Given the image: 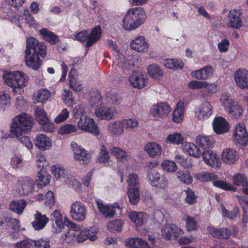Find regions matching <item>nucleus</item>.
Segmentation results:
<instances>
[{"label": "nucleus", "mask_w": 248, "mask_h": 248, "mask_svg": "<svg viewBox=\"0 0 248 248\" xmlns=\"http://www.w3.org/2000/svg\"><path fill=\"white\" fill-rule=\"evenodd\" d=\"M46 46L43 42H39L34 37L27 40L25 59L26 65L35 70H38L42 64L39 55L44 58L46 55Z\"/></svg>", "instance_id": "1"}, {"label": "nucleus", "mask_w": 248, "mask_h": 248, "mask_svg": "<svg viewBox=\"0 0 248 248\" xmlns=\"http://www.w3.org/2000/svg\"><path fill=\"white\" fill-rule=\"evenodd\" d=\"M146 18L143 8L140 7L131 8L127 11L123 19V27L126 31L135 30L142 24Z\"/></svg>", "instance_id": "2"}, {"label": "nucleus", "mask_w": 248, "mask_h": 248, "mask_svg": "<svg viewBox=\"0 0 248 248\" xmlns=\"http://www.w3.org/2000/svg\"><path fill=\"white\" fill-rule=\"evenodd\" d=\"M5 84L12 89L14 94H21L23 92L22 88L27 86L29 77L20 71L8 73L3 77Z\"/></svg>", "instance_id": "3"}, {"label": "nucleus", "mask_w": 248, "mask_h": 248, "mask_svg": "<svg viewBox=\"0 0 248 248\" xmlns=\"http://www.w3.org/2000/svg\"><path fill=\"white\" fill-rule=\"evenodd\" d=\"M32 123L26 114L18 115L12 120L9 137L19 138L24 133L30 130Z\"/></svg>", "instance_id": "4"}, {"label": "nucleus", "mask_w": 248, "mask_h": 248, "mask_svg": "<svg viewBox=\"0 0 248 248\" xmlns=\"http://www.w3.org/2000/svg\"><path fill=\"white\" fill-rule=\"evenodd\" d=\"M194 178L201 182H207L210 181L213 182L215 186L223 189L225 190L235 191L236 188L227 182L222 180H217L218 179L217 175L214 173L206 171H201L196 173L193 175Z\"/></svg>", "instance_id": "5"}, {"label": "nucleus", "mask_w": 248, "mask_h": 248, "mask_svg": "<svg viewBox=\"0 0 248 248\" xmlns=\"http://www.w3.org/2000/svg\"><path fill=\"white\" fill-rule=\"evenodd\" d=\"M102 30L100 27H94L90 34L86 30L80 31L75 35L76 39L80 41L87 40L86 46L90 47L99 40L101 36Z\"/></svg>", "instance_id": "6"}, {"label": "nucleus", "mask_w": 248, "mask_h": 248, "mask_svg": "<svg viewBox=\"0 0 248 248\" xmlns=\"http://www.w3.org/2000/svg\"><path fill=\"white\" fill-rule=\"evenodd\" d=\"M78 127L82 130L98 136L100 132L94 120L88 117L85 113H82L77 122Z\"/></svg>", "instance_id": "7"}, {"label": "nucleus", "mask_w": 248, "mask_h": 248, "mask_svg": "<svg viewBox=\"0 0 248 248\" xmlns=\"http://www.w3.org/2000/svg\"><path fill=\"white\" fill-rule=\"evenodd\" d=\"M35 117L36 121L41 125V128L43 131L52 132L55 129L54 124L50 122L48 117L44 108L36 107L35 110Z\"/></svg>", "instance_id": "8"}, {"label": "nucleus", "mask_w": 248, "mask_h": 248, "mask_svg": "<svg viewBox=\"0 0 248 248\" xmlns=\"http://www.w3.org/2000/svg\"><path fill=\"white\" fill-rule=\"evenodd\" d=\"M87 210L85 205L80 202L76 201L71 205L70 215L75 221L81 222L84 220L87 216Z\"/></svg>", "instance_id": "9"}, {"label": "nucleus", "mask_w": 248, "mask_h": 248, "mask_svg": "<svg viewBox=\"0 0 248 248\" xmlns=\"http://www.w3.org/2000/svg\"><path fill=\"white\" fill-rule=\"evenodd\" d=\"M151 185L158 189H165L169 185L166 176L161 175L157 170H151L148 173Z\"/></svg>", "instance_id": "10"}, {"label": "nucleus", "mask_w": 248, "mask_h": 248, "mask_svg": "<svg viewBox=\"0 0 248 248\" xmlns=\"http://www.w3.org/2000/svg\"><path fill=\"white\" fill-rule=\"evenodd\" d=\"M94 114L101 120L110 121L114 119L117 114V111L114 107L103 106L96 108Z\"/></svg>", "instance_id": "11"}, {"label": "nucleus", "mask_w": 248, "mask_h": 248, "mask_svg": "<svg viewBox=\"0 0 248 248\" xmlns=\"http://www.w3.org/2000/svg\"><path fill=\"white\" fill-rule=\"evenodd\" d=\"M233 138L237 144L239 143L243 146L248 145V133L244 124L240 123L236 126L233 133Z\"/></svg>", "instance_id": "12"}, {"label": "nucleus", "mask_w": 248, "mask_h": 248, "mask_svg": "<svg viewBox=\"0 0 248 248\" xmlns=\"http://www.w3.org/2000/svg\"><path fill=\"white\" fill-rule=\"evenodd\" d=\"M204 162L209 167L214 168H219L221 162L219 156L210 150H204L202 155Z\"/></svg>", "instance_id": "13"}, {"label": "nucleus", "mask_w": 248, "mask_h": 248, "mask_svg": "<svg viewBox=\"0 0 248 248\" xmlns=\"http://www.w3.org/2000/svg\"><path fill=\"white\" fill-rule=\"evenodd\" d=\"M236 85L241 89H248V70L239 69L234 73Z\"/></svg>", "instance_id": "14"}, {"label": "nucleus", "mask_w": 248, "mask_h": 248, "mask_svg": "<svg viewBox=\"0 0 248 248\" xmlns=\"http://www.w3.org/2000/svg\"><path fill=\"white\" fill-rule=\"evenodd\" d=\"M75 159L81 165L89 163L91 160V155L80 146L76 145L73 147Z\"/></svg>", "instance_id": "15"}, {"label": "nucleus", "mask_w": 248, "mask_h": 248, "mask_svg": "<svg viewBox=\"0 0 248 248\" xmlns=\"http://www.w3.org/2000/svg\"><path fill=\"white\" fill-rule=\"evenodd\" d=\"M67 227L70 228L68 232L64 234V237H63L64 241L67 243L75 244L77 242V231H79L80 228L75 223L71 221L66 220Z\"/></svg>", "instance_id": "16"}, {"label": "nucleus", "mask_w": 248, "mask_h": 248, "mask_svg": "<svg viewBox=\"0 0 248 248\" xmlns=\"http://www.w3.org/2000/svg\"><path fill=\"white\" fill-rule=\"evenodd\" d=\"M131 48L138 52H146L149 45L145 37L143 36L136 37L130 43Z\"/></svg>", "instance_id": "17"}, {"label": "nucleus", "mask_w": 248, "mask_h": 248, "mask_svg": "<svg viewBox=\"0 0 248 248\" xmlns=\"http://www.w3.org/2000/svg\"><path fill=\"white\" fill-rule=\"evenodd\" d=\"M171 110V108L168 103H161L154 107L152 110V114L155 117L163 118L169 115Z\"/></svg>", "instance_id": "18"}, {"label": "nucleus", "mask_w": 248, "mask_h": 248, "mask_svg": "<svg viewBox=\"0 0 248 248\" xmlns=\"http://www.w3.org/2000/svg\"><path fill=\"white\" fill-rule=\"evenodd\" d=\"M129 82L134 88L142 89L148 83L147 79L140 73H134L129 78Z\"/></svg>", "instance_id": "19"}, {"label": "nucleus", "mask_w": 248, "mask_h": 248, "mask_svg": "<svg viewBox=\"0 0 248 248\" xmlns=\"http://www.w3.org/2000/svg\"><path fill=\"white\" fill-rule=\"evenodd\" d=\"M144 151L152 158L160 156L162 154V148L157 142L151 141L147 143L144 147Z\"/></svg>", "instance_id": "20"}, {"label": "nucleus", "mask_w": 248, "mask_h": 248, "mask_svg": "<svg viewBox=\"0 0 248 248\" xmlns=\"http://www.w3.org/2000/svg\"><path fill=\"white\" fill-rule=\"evenodd\" d=\"M33 216L34 220L31 224L36 230L43 229L49 221V219L46 215H43L38 211H35Z\"/></svg>", "instance_id": "21"}, {"label": "nucleus", "mask_w": 248, "mask_h": 248, "mask_svg": "<svg viewBox=\"0 0 248 248\" xmlns=\"http://www.w3.org/2000/svg\"><path fill=\"white\" fill-rule=\"evenodd\" d=\"M182 232V230L174 224H167L162 229V235L167 239H170L172 236L176 238Z\"/></svg>", "instance_id": "22"}, {"label": "nucleus", "mask_w": 248, "mask_h": 248, "mask_svg": "<svg viewBox=\"0 0 248 248\" xmlns=\"http://www.w3.org/2000/svg\"><path fill=\"white\" fill-rule=\"evenodd\" d=\"M229 21L227 25L231 28L238 29L242 26V21L240 13L236 10H232L228 15Z\"/></svg>", "instance_id": "23"}, {"label": "nucleus", "mask_w": 248, "mask_h": 248, "mask_svg": "<svg viewBox=\"0 0 248 248\" xmlns=\"http://www.w3.org/2000/svg\"><path fill=\"white\" fill-rule=\"evenodd\" d=\"M221 158L223 163L231 165L234 164L237 160L239 155L235 150L226 148L222 152Z\"/></svg>", "instance_id": "24"}, {"label": "nucleus", "mask_w": 248, "mask_h": 248, "mask_svg": "<svg viewBox=\"0 0 248 248\" xmlns=\"http://www.w3.org/2000/svg\"><path fill=\"white\" fill-rule=\"evenodd\" d=\"M108 133L112 136H119L124 133V129L121 121L110 122L107 125Z\"/></svg>", "instance_id": "25"}, {"label": "nucleus", "mask_w": 248, "mask_h": 248, "mask_svg": "<svg viewBox=\"0 0 248 248\" xmlns=\"http://www.w3.org/2000/svg\"><path fill=\"white\" fill-rule=\"evenodd\" d=\"M213 126L215 132L217 134H222L229 130V124L222 117L216 118L213 123Z\"/></svg>", "instance_id": "26"}, {"label": "nucleus", "mask_w": 248, "mask_h": 248, "mask_svg": "<svg viewBox=\"0 0 248 248\" xmlns=\"http://www.w3.org/2000/svg\"><path fill=\"white\" fill-rule=\"evenodd\" d=\"M27 204V202L24 199L14 200L9 204V209L18 215L23 214Z\"/></svg>", "instance_id": "27"}, {"label": "nucleus", "mask_w": 248, "mask_h": 248, "mask_svg": "<svg viewBox=\"0 0 248 248\" xmlns=\"http://www.w3.org/2000/svg\"><path fill=\"white\" fill-rule=\"evenodd\" d=\"M35 145L39 149L44 151L51 146L52 142L49 138L45 134H41L36 136Z\"/></svg>", "instance_id": "28"}, {"label": "nucleus", "mask_w": 248, "mask_h": 248, "mask_svg": "<svg viewBox=\"0 0 248 248\" xmlns=\"http://www.w3.org/2000/svg\"><path fill=\"white\" fill-rule=\"evenodd\" d=\"M213 110L211 105L209 102H205L203 103L199 109L197 113V116L200 120H206L208 119L212 114Z\"/></svg>", "instance_id": "29"}, {"label": "nucleus", "mask_w": 248, "mask_h": 248, "mask_svg": "<svg viewBox=\"0 0 248 248\" xmlns=\"http://www.w3.org/2000/svg\"><path fill=\"white\" fill-rule=\"evenodd\" d=\"M51 219L55 222L57 227L59 228L58 231L56 230L57 232H61L65 226H67V223H66L67 220L70 221L66 217L63 218L60 212L57 210H55L51 214Z\"/></svg>", "instance_id": "30"}, {"label": "nucleus", "mask_w": 248, "mask_h": 248, "mask_svg": "<svg viewBox=\"0 0 248 248\" xmlns=\"http://www.w3.org/2000/svg\"><path fill=\"white\" fill-rule=\"evenodd\" d=\"M213 70L210 65H207L198 70L191 72L192 76L198 79H206L212 75Z\"/></svg>", "instance_id": "31"}, {"label": "nucleus", "mask_w": 248, "mask_h": 248, "mask_svg": "<svg viewBox=\"0 0 248 248\" xmlns=\"http://www.w3.org/2000/svg\"><path fill=\"white\" fill-rule=\"evenodd\" d=\"M97 208L100 212L107 218H111L115 215L116 211V207L112 205H108L103 204L99 201H96Z\"/></svg>", "instance_id": "32"}, {"label": "nucleus", "mask_w": 248, "mask_h": 248, "mask_svg": "<svg viewBox=\"0 0 248 248\" xmlns=\"http://www.w3.org/2000/svg\"><path fill=\"white\" fill-rule=\"evenodd\" d=\"M126 245L129 248H151L149 244L139 237H132L126 241Z\"/></svg>", "instance_id": "33"}, {"label": "nucleus", "mask_w": 248, "mask_h": 248, "mask_svg": "<svg viewBox=\"0 0 248 248\" xmlns=\"http://www.w3.org/2000/svg\"><path fill=\"white\" fill-rule=\"evenodd\" d=\"M131 220L137 226H141L147 222L148 215L142 212H131L129 215Z\"/></svg>", "instance_id": "34"}, {"label": "nucleus", "mask_w": 248, "mask_h": 248, "mask_svg": "<svg viewBox=\"0 0 248 248\" xmlns=\"http://www.w3.org/2000/svg\"><path fill=\"white\" fill-rule=\"evenodd\" d=\"M184 105L185 102L183 100H180L177 103L176 108L172 114V120L174 122L179 123L182 121L185 110Z\"/></svg>", "instance_id": "35"}, {"label": "nucleus", "mask_w": 248, "mask_h": 248, "mask_svg": "<svg viewBox=\"0 0 248 248\" xmlns=\"http://www.w3.org/2000/svg\"><path fill=\"white\" fill-rule=\"evenodd\" d=\"M197 144L203 149H208L214 146L215 140L210 137L206 136H198L196 139Z\"/></svg>", "instance_id": "36"}, {"label": "nucleus", "mask_w": 248, "mask_h": 248, "mask_svg": "<svg viewBox=\"0 0 248 248\" xmlns=\"http://www.w3.org/2000/svg\"><path fill=\"white\" fill-rule=\"evenodd\" d=\"M183 149L191 156L198 158L202 156V154L200 152V149L193 143L185 142L183 145Z\"/></svg>", "instance_id": "37"}, {"label": "nucleus", "mask_w": 248, "mask_h": 248, "mask_svg": "<svg viewBox=\"0 0 248 248\" xmlns=\"http://www.w3.org/2000/svg\"><path fill=\"white\" fill-rule=\"evenodd\" d=\"M232 117L237 119L239 118L243 113L242 107L237 103L234 102L226 110Z\"/></svg>", "instance_id": "38"}, {"label": "nucleus", "mask_w": 248, "mask_h": 248, "mask_svg": "<svg viewBox=\"0 0 248 248\" xmlns=\"http://www.w3.org/2000/svg\"><path fill=\"white\" fill-rule=\"evenodd\" d=\"M40 34L43 36L46 41L51 44H56L59 41L58 36L53 32L49 31L46 29H42L39 30Z\"/></svg>", "instance_id": "39"}, {"label": "nucleus", "mask_w": 248, "mask_h": 248, "mask_svg": "<svg viewBox=\"0 0 248 248\" xmlns=\"http://www.w3.org/2000/svg\"><path fill=\"white\" fill-rule=\"evenodd\" d=\"M51 96L50 92L47 90H40L33 95V100L35 102L42 103L48 99Z\"/></svg>", "instance_id": "40"}, {"label": "nucleus", "mask_w": 248, "mask_h": 248, "mask_svg": "<svg viewBox=\"0 0 248 248\" xmlns=\"http://www.w3.org/2000/svg\"><path fill=\"white\" fill-rule=\"evenodd\" d=\"M34 182L33 179L30 178H25L23 180V183L21 188L23 190V193L25 195H28L31 193L33 190Z\"/></svg>", "instance_id": "41"}, {"label": "nucleus", "mask_w": 248, "mask_h": 248, "mask_svg": "<svg viewBox=\"0 0 248 248\" xmlns=\"http://www.w3.org/2000/svg\"><path fill=\"white\" fill-rule=\"evenodd\" d=\"M210 233L214 237L222 239L228 238L231 234L230 231L227 228L212 229L210 230Z\"/></svg>", "instance_id": "42"}, {"label": "nucleus", "mask_w": 248, "mask_h": 248, "mask_svg": "<svg viewBox=\"0 0 248 248\" xmlns=\"http://www.w3.org/2000/svg\"><path fill=\"white\" fill-rule=\"evenodd\" d=\"M148 72L149 75L155 79H159L163 76V72L157 65L152 64L148 67Z\"/></svg>", "instance_id": "43"}, {"label": "nucleus", "mask_w": 248, "mask_h": 248, "mask_svg": "<svg viewBox=\"0 0 248 248\" xmlns=\"http://www.w3.org/2000/svg\"><path fill=\"white\" fill-rule=\"evenodd\" d=\"M127 195L131 204L134 205L137 204L140 199V188H128Z\"/></svg>", "instance_id": "44"}, {"label": "nucleus", "mask_w": 248, "mask_h": 248, "mask_svg": "<svg viewBox=\"0 0 248 248\" xmlns=\"http://www.w3.org/2000/svg\"><path fill=\"white\" fill-rule=\"evenodd\" d=\"M111 153L121 161L124 162L127 160L128 156L127 153L119 147H113L111 149Z\"/></svg>", "instance_id": "45"}, {"label": "nucleus", "mask_w": 248, "mask_h": 248, "mask_svg": "<svg viewBox=\"0 0 248 248\" xmlns=\"http://www.w3.org/2000/svg\"><path fill=\"white\" fill-rule=\"evenodd\" d=\"M64 182L68 185L69 187H72L75 190L80 191L81 190V185L80 183L72 175H68Z\"/></svg>", "instance_id": "46"}, {"label": "nucleus", "mask_w": 248, "mask_h": 248, "mask_svg": "<svg viewBox=\"0 0 248 248\" xmlns=\"http://www.w3.org/2000/svg\"><path fill=\"white\" fill-rule=\"evenodd\" d=\"M184 139L183 136L181 133L176 132L168 135L166 139V142L168 143L179 144L182 142Z\"/></svg>", "instance_id": "47"}, {"label": "nucleus", "mask_w": 248, "mask_h": 248, "mask_svg": "<svg viewBox=\"0 0 248 248\" xmlns=\"http://www.w3.org/2000/svg\"><path fill=\"white\" fill-rule=\"evenodd\" d=\"M127 183L128 188H140V181L138 176L134 173H131L128 175Z\"/></svg>", "instance_id": "48"}, {"label": "nucleus", "mask_w": 248, "mask_h": 248, "mask_svg": "<svg viewBox=\"0 0 248 248\" xmlns=\"http://www.w3.org/2000/svg\"><path fill=\"white\" fill-rule=\"evenodd\" d=\"M164 66L169 69H181L183 67L184 63L181 61L167 59L164 63Z\"/></svg>", "instance_id": "49"}, {"label": "nucleus", "mask_w": 248, "mask_h": 248, "mask_svg": "<svg viewBox=\"0 0 248 248\" xmlns=\"http://www.w3.org/2000/svg\"><path fill=\"white\" fill-rule=\"evenodd\" d=\"M163 170L169 172H174L177 170V167L174 161L166 160L161 163Z\"/></svg>", "instance_id": "50"}, {"label": "nucleus", "mask_w": 248, "mask_h": 248, "mask_svg": "<svg viewBox=\"0 0 248 248\" xmlns=\"http://www.w3.org/2000/svg\"><path fill=\"white\" fill-rule=\"evenodd\" d=\"M97 160L99 163H106L109 160V154L107 148L102 145Z\"/></svg>", "instance_id": "51"}, {"label": "nucleus", "mask_w": 248, "mask_h": 248, "mask_svg": "<svg viewBox=\"0 0 248 248\" xmlns=\"http://www.w3.org/2000/svg\"><path fill=\"white\" fill-rule=\"evenodd\" d=\"M176 174L178 179L181 182L187 184H191L192 178L188 171L185 172L183 171L179 170L177 172Z\"/></svg>", "instance_id": "52"}, {"label": "nucleus", "mask_w": 248, "mask_h": 248, "mask_svg": "<svg viewBox=\"0 0 248 248\" xmlns=\"http://www.w3.org/2000/svg\"><path fill=\"white\" fill-rule=\"evenodd\" d=\"M123 127L133 130L136 128L139 124L138 121L135 118H129L121 121Z\"/></svg>", "instance_id": "53"}, {"label": "nucleus", "mask_w": 248, "mask_h": 248, "mask_svg": "<svg viewBox=\"0 0 248 248\" xmlns=\"http://www.w3.org/2000/svg\"><path fill=\"white\" fill-rule=\"evenodd\" d=\"M51 170L56 179H62L64 181L66 179L67 177L66 176V171L62 168H57L56 166H53L51 167Z\"/></svg>", "instance_id": "54"}, {"label": "nucleus", "mask_w": 248, "mask_h": 248, "mask_svg": "<svg viewBox=\"0 0 248 248\" xmlns=\"http://www.w3.org/2000/svg\"><path fill=\"white\" fill-rule=\"evenodd\" d=\"M122 221L120 219H115L109 221L107 224L108 230L110 232L121 230L122 226Z\"/></svg>", "instance_id": "55"}, {"label": "nucleus", "mask_w": 248, "mask_h": 248, "mask_svg": "<svg viewBox=\"0 0 248 248\" xmlns=\"http://www.w3.org/2000/svg\"><path fill=\"white\" fill-rule=\"evenodd\" d=\"M222 212L224 216L232 219L239 214V210L238 207H235L231 211H228L224 206L222 207Z\"/></svg>", "instance_id": "56"}, {"label": "nucleus", "mask_w": 248, "mask_h": 248, "mask_svg": "<svg viewBox=\"0 0 248 248\" xmlns=\"http://www.w3.org/2000/svg\"><path fill=\"white\" fill-rule=\"evenodd\" d=\"M176 162L185 169H189L192 167V164L190 163L189 159L185 158L183 156L178 155L175 157Z\"/></svg>", "instance_id": "57"}, {"label": "nucleus", "mask_w": 248, "mask_h": 248, "mask_svg": "<svg viewBox=\"0 0 248 248\" xmlns=\"http://www.w3.org/2000/svg\"><path fill=\"white\" fill-rule=\"evenodd\" d=\"M77 129L76 126L72 124H66L59 129V133L61 135L69 134L76 132Z\"/></svg>", "instance_id": "58"}, {"label": "nucleus", "mask_w": 248, "mask_h": 248, "mask_svg": "<svg viewBox=\"0 0 248 248\" xmlns=\"http://www.w3.org/2000/svg\"><path fill=\"white\" fill-rule=\"evenodd\" d=\"M186 196L185 199V202L189 204H192L196 202L197 196L195 193L190 188H187L185 190Z\"/></svg>", "instance_id": "59"}, {"label": "nucleus", "mask_w": 248, "mask_h": 248, "mask_svg": "<svg viewBox=\"0 0 248 248\" xmlns=\"http://www.w3.org/2000/svg\"><path fill=\"white\" fill-rule=\"evenodd\" d=\"M220 101L225 110L227 109L228 108H229L235 102L231 96L227 93H224L222 95Z\"/></svg>", "instance_id": "60"}, {"label": "nucleus", "mask_w": 248, "mask_h": 248, "mask_svg": "<svg viewBox=\"0 0 248 248\" xmlns=\"http://www.w3.org/2000/svg\"><path fill=\"white\" fill-rule=\"evenodd\" d=\"M129 57H128V60L122 59L119 62V66L122 68L123 71L127 73L131 68L134 65V63L131 62Z\"/></svg>", "instance_id": "61"}, {"label": "nucleus", "mask_w": 248, "mask_h": 248, "mask_svg": "<svg viewBox=\"0 0 248 248\" xmlns=\"http://www.w3.org/2000/svg\"><path fill=\"white\" fill-rule=\"evenodd\" d=\"M106 99L111 104H118L122 101L121 97L118 94L115 93H108Z\"/></svg>", "instance_id": "62"}, {"label": "nucleus", "mask_w": 248, "mask_h": 248, "mask_svg": "<svg viewBox=\"0 0 248 248\" xmlns=\"http://www.w3.org/2000/svg\"><path fill=\"white\" fill-rule=\"evenodd\" d=\"M233 181L235 185L243 187L246 184H248V182L247 177L241 174H237L234 175L233 178Z\"/></svg>", "instance_id": "63"}, {"label": "nucleus", "mask_w": 248, "mask_h": 248, "mask_svg": "<svg viewBox=\"0 0 248 248\" xmlns=\"http://www.w3.org/2000/svg\"><path fill=\"white\" fill-rule=\"evenodd\" d=\"M69 116V111L66 108L63 109L60 113L55 118L54 122L60 124L65 121Z\"/></svg>", "instance_id": "64"}]
</instances>
